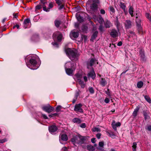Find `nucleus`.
<instances>
[{
	"label": "nucleus",
	"mask_w": 151,
	"mask_h": 151,
	"mask_svg": "<svg viewBox=\"0 0 151 151\" xmlns=\"http://www.w3.org/2000/svg\"><path fill=\"white\" fill-rule=\"evenodd\" d=\"M62 107L60 105L57 106L56 108V111L57 112H59L60 111L61 109H62Z\"/></svg>",
	"instance_id": "nucleus-49"
},
{
	"label": "nucleus",
	"mask_w": 151,
	"mask_h": 151,
	"mask_svg": "<svg viewBox=\"0 0 151 151\" xmlns=\"http://www.w3.org/2000/svg\"><path fill=\"white\" fill-rule=\"evenodd\" d=\"M71 142L74 145H76V144H79V134L73 135L71 139Z\"/></svg>",
	"instance_id": "nucleus-4"
},
{
	"label": "nucleus",
	"mask_w": 151,
	"mask_h": 151,
	"mask_svg": "<svg viewBox=\"0 0 151 151\" xmlns=\"http://www.w3.org/2000/svg\"><path fill=\"white\" fill-rule=\"evenodd\" d=\"M61 151H68V150L66 147H64L61 149Z\"/></svg>",
	"instance_id": "nucleus-64"
},
{
	"label": "nucleus",
	"mask_w": 151,
	"mask_h": 151,
	"mask_svg": "<svg viewBox=\"0 0 151 151\" xmlns=\"http://www.w3.org/2000/svg\"><path fill=\"white\" fill-rule=\"evenodd\" d=\"M83 73L80 72H78L75 74L74 77L78 81L81 80V78L83 77Z\"/></svg>",
	"instance_id": "nucleus-19"
},
{
	"label": "nucleus",
	"mask_w": 151,
	"mask_h": 151,
	"mask_svg": "<svg viewBox=\"0 0 151 151\" xmlns=\"http://www.w3.org/2000/svg\"><path fill=\"white\" fill-rule=\"evenodd\" d=\"M81 92V91L80 90H78V91H76L75 94V98H77L79 96L80 94V93Z\"/></svg>",
	"instance_id": "nucleus-54"
},
{
	"label": "nucleus",
	"mask_w": 151,
	"mask_h": 151,
	"mask_svg": "<svg viewBox=\"0 0 151 151\" xmlns=\"http://www.w3.org/2000/svg\"><path fill=\"white\" fill-rule=\"evenodd\" d=\"M38 56L36 55H30L27 56L25 58L27 66L31 69L35 70L37 69L39 67L36 66L37 62V59Z\"/></svg>",
	"instance_id": "nucleus-1"
},
{
	"label": "nucleus",
	"mask_w": 151,
	"mask_h": 151,
	"mask_svg": "<svg viewBox=\"0 0 151 151\" xmlns=\"http://www.w3.org/2000/svg\"><path fill=\"white\" fill-rule=\"evenodd\" d=\"M40 3L43 5V6L44 5H45L46 4H47V2L46 0H40Z\"/></svg>",
	"instance_id": "nucleus-51"
},
{
	"label": "nucleus",
	"mask_w": 151,
	"mask_h": 151,
	"mask_svg": "<svg viewBox=\"0 0 151 151\" xmlns=\"http://www.w3.org/2000/svg\"><path fill=\"white\" fill-rule=\"evenodd\" d=\"M142 17V15L141 13H136V19H141Z\"/></svg>",
	"instance_id": "nucleus-48"
},
{
	"label": "nucleus",
	"mask_w": 151,
	"mask_h": 151,
	"mask_svg": "<svg viewBox=\"0 0 151 151\" xmlns=\"http://www.w3.org/2000/svg\"><path fill=\"white\" fill-rule=\"evenodd\" d=\"M81 38L82 40H84V42L86 41L87 39V37L86 36L84 35H82Z\"/></svg>",
	"instance_id": "nucleus-53"
},
{
	"label": "nucleus",
	"mask_w": 151,
	"mask_h": 151,
	"mask_svg": "<svg viewBox=\"0 0 151 151\" xmlns=\"http://www.w3.org/2000/svg\"><path fill=\"white\" fill-rule=\"evenodd\" d=\"M58 129L57 127L54 125H52L49 127V130L50 132L53 134H55V132Z\"/></svg>",
	"instance_id": "nucleus-11"
},
{
	"label": "nucleus",
	"mask_w": 151,
	"mask_h": 151,
	"mask_svg": "<svg viewBox=\"0 0 151 151\" xmlns=\"http://www.w3.org/2000/svg\"><path fill=\"white\" fill-rule=\"evenodd\" d=\"M149 112L147 110H144L143 111V114L144 117L145 119L146 120L147 119L150 118V116L148 115Z\"/></svg>",
	"instance_id": "nucleus-23"
},
{
	"label": "nucleus",
	"mask_w": 151,
	"mask_h": 151,
	"mask_svg": "<svg viewBox=\"0 0 151 151\" xmlns=\"http://www.w3.org/2000/svg\"><path fill=\"white\" fill-rule=\"evenodd\" d=\"M39 36L38 35L35 34L32 36L31 37V39L32 40L37 42L39 40Z\"/></svg>",
	"instance_id": "nucleus-27"
},
{
	"label": "nucleus",
	"mask_w": 151,
	"mask_h": 151,
	"mask_svg": "<svg viewBox=\"0 0 151 151\" xmlns=\"http://www.w3.org/2000/svg\"><path fill=\"white\" fill-rule=\"evenodd\" d=\"M65 69L66 72L67 74L70 76L72 75L73 71L75 70L74 69H70L68 68H65Z\"/></svg>",
	"instance_id": "nucleus-20"
},
{
	"label": "nucleus",
	"mask_w": 151,
	"mask_h": 151,
	"mask_svg": "<svg viewBox=\"0 0 151 151\" xmlns=\"http://www.w3.org/2000/svg\"><path fill=\"white\" fill-rule=\"evenodd\" d=\"M43 7V5L40 3L39 4L37 5L35 7L36 9H41Z\"/></svg>",
	"instance_id": "nucleus-46"
},
{
	"label": "nucleus",
	"mask_w": 151,
	"mask_h": 151,
	"mask_svg": "<svg viewBox=\"0 0 151 151\" xmlns=\"http://www.w3.org/2000/svg\"><path fill=\"white\" fill-rule=\"evenodd\" d=\"M143 85V82L142 81H139L137 83V86L138 88H140L142 87Z\"/></svg>",
	"instance_id": "nucleus-40"
},
{
	"label": "nucleus",
	"mask_w": 151,
	"mask_h": 151,
	"mask_svg": "<svg viewBox=\"0 0 151 151\" xmlns=\"http://www.w3.org/2000/svg\"><path fill=\"white\" fill-rule=\"evenodd\" d=\"M42 108L43 110L48 113L51 112L54 110V108L50 106L49 104L43 106Z\"/></svg>",
	"instance_id": "nucleus-8"
},
{
	"label": "nucleus",
	"mask_w": 151,
	"mask_h": 151,
	"mask_svg": "<svg viewBox=\"0 0 151 151\" xmlns=\"http://www.w3.org/2000/svg\"><path fill=\"white\" fill-rule=\"evenodd\" d=\"M135 21L139 33L142 34L143 33V31L142 27L141 25V19H136Z\"/></svg>",
	"instance_id": "nucleus-3"
},
{
	"label": "nucleus",
	"mask_w": 151,
	"mask_h": 151,
	"mask_svg": "<svg viewBox=\"0 0 151 151\" xmlns=\"http://www.w3.org/2000/svg\"><path fill=\"white\" fill-rule=\"evenodd\" d=\"M66 55L72 60H76L78 55L77 51L74 49L68 48L65 49Z\"/></svg>",
	"instance_id": "nucleus-2"
},
{
	"label": "nucleus",
	"mask_w": 151,
	"mask_h": 151,
	"mask_svg": "<svg viewBox=\"0 0 151 151\" xmlns=\"http://www.w3.org/2000/svg\"><path fill=\"white\" fill-rule=\"evenodd\" d=\"M88 91L91 94H93L94 93V90L93 88L91 87H89L88 88Z\"/></svg>",
	"instance_id": "nucleus-43"
},
{
	"label": "nucleus",
	"mask_w": 151,
	"mask_h": 151,
	"mask_svg": "<svg viewBox=\"0 0 151 151\" xmlns=\"http://www.w3.org/2000/svg\"><path fill=\"white\" fill-rule=\"evenodd\" d=\"M68 139V137L67 134H60L59 136V141L60 143L63 144L62 141H66Z\"/></svg>",
	"instance_id": "nucleus-12"
},
{
	"label": "nucleus",
	"mask_w": 151,
	"mask_h": 151,
	"mask_svg": "<svg viewBox=\"0 0 151 151\" xmlns=\"http://www.w3.org/2000/svg\"><path fill=\"white\" fill-rule=\"evenodd\" d=\"M105 93L109 97H111V91H110L109 89L108 88L107 90L105 91Z\"/></svg>",
	"instance_id": "nucleus-45"
},
{
	"label": "nucleus",
	"mask_w": 151,
	"mask_h": 151,
	"mask_svg": "<svg viewBox=\"0 0 151 151\" xmlns=\"http://www.w3.org/2000/svg\"><path fill=\"white\" fill-rule=\"evenodd\" d=\"M53 3L52 2H50L48 8H46L45 5L43 6V10L46 12H48L50 11V9H52L53 7Z\"/></svg>",
	"instance_id": "nucleus-15"
},
{
	"label": "nucleus",
	"mask_w": 151,
	"mask_h": 151,
	"mask_svg": "<svg viewBox=\"0 0 151 151\" xmlns=\"http://www.w3.org/2000/svg\"><path fill=\"white\" fill-rule=\"evenodd\" d=\"M119 6L120 8L123 10L125 14H126L127 13V12L125 9L126 6L125 5L124 3L122 2H120Z\"/></svg>",
	"instance_id": "nucleus-25"
},
{
	"label": "nucleus",
	"mask_w": 151,
	"mask_h": 151,
	"mask_svg": "<svg viewBox=\"0 0 151 151\" xmlns=\"http://www.w3.org/2000/svg\"><path fill=\"white\" fill-rule=\"evenodd\" d=\"M111 125L114 131H117L116 127H120L121 125V123L119 122L116 123L115 121L113 120L112 121Z\"/></svg>",
	"instance_id": "nucleus-13"
},
{
	"label": "nucleus",
	"mask_w": 151,
	"mask_h": 151,
	"mask_svg": "<svg viewBox=\"0 0 151 151\" xmlns=\"http://www.w3.org/2000/svg\"><path fill=\"white\" fill-rule=\"evenodd\" d=\"M115 24L117 28L118 29L120 25V23L119 22L117 18L115 22Z\"/></svg>",
	"instance_id": "nucleus-41"
},
{
	"label": "nucleus",
	"mask_w": 151,
	"mask_h": 151,
	"mask_svg": "<svg viewBox=\"0 0 151 151\" xmlns=\"http://www.w3.org/2000/svg\"><path fill=\"white\" fill-rule=\"evenodd\" d=\"M80 127L83 128H85L86 127V124L85 123H83L80 125Z\"/></svg>",
	"instance_id": "nucleus-60"
},
{
	"label": "nucleus",
	"mask_w": 151,
	"mask_h": 151,
	"mask_svg": "<svg viewBox=\"0 0 151 151\" xmlns=\"http://www.w3.org/2000/svg\"><path fill=\"white\" fill-rule=\"evenodd\" d=\"M56 2V3L57 4L58 6L60 5L62 3L61 2V1L60 0H55Z\"/></svg>",
	"instance_id": "nucleus-56"
},
{
	"label": "nucleus",
	"mask_w": 151,
	"mask_h": 151,
	"mask_svg": "<svg viewBox=\"0 0 151 151\" xmlns=\"http://www.w3.org/2000/svg\"><path fill=\"white\" fill-rule=\"evenodd\" d=\"M73 121L74 123H76L78 124H80L81 122V121L80 119L77 118L73 119Z\"/></svg>",
	"instance_id": "nucleus-37"
},
{
	"label": "nucleus",
	"mask_w": 151,
	"mask_h": 151,
	"mask_svg": "<svg viewBox=\"0 0 151 151\" xmlns=\"http://www.w3.org/2000/svg\"><path fill=\"white\" fill-rule=\"evenodd\" d=\"M107 81L105 79L101 78L100 81V83L102 86H104L107 84Z\"/></svg>",
	"instance_id": "nucleus-26"
},
{
	"label": "nucleus",
	"mask_w": 151,
	"mask_h": 151,
	"mask_svg": "<svg viewBox=\"0 0 151 151\" xmlns=\"http://www.w3.org/2000/svg\"><path fill=\"white\" fill-rule=\"evenodd\" d=\"M105 27L106 28H109L112 26L111 22L108 20H106L104 23Z\"/></svg>",
	"instance_id": "nucleus-22"
},
{
	"label": "nucleus",
	"mask_w": 151,
	"mask_h": 151,
	"mask_svg": "<svg viewBox=\"0 0 151 151\" xmlns=\"http://www.w3.org/2000/svg\"><path fill=\"white\" fill-rule=\"evenodd\" d=\"M106 133L108 135H109L110 137L112 138H114V136H115L113 132H107Z\"/></svg>",
	"instance_id": "nucleus-38"
},
{
	"label": "nucleus",
	"mask_w": 151,
	"mask_h": 151,
	"mask_svg": "<svg viewBox=\"0 0 151 151\" xmlns=\"http://www.w3.org/2000/svg\"><path fill=\"white\" fill-rule=\"evenodd\" d=\"M140 55V60L142 61L145 62L146 60V58L145 56L144 51L142 49H140L139 51Z\"/></svg>",
	"instance_id": "nucleus-14"
},
{
	"label": "nucleus",
	"mask_w": 151,
	"mask_h": 151,
	"mask_svg": "<svg viewBox=\"0 0 151 151\" xmlns=\"http://www.w3.org/2000/svg\"><path fill=\"white\" fill-rule=\"evenodd\" d=\"M110 101V100L109 98L107 97H106L104 100V102L106 103H108Z\"/></svg>",
	"instance_id": "nucleus-62"
},
{
	"label": "nucleus",
	"mask_w": 151,
	"mask_h": 151,
	"mask_svg": "<svg viewBox=\"0 0 151 151\" xmlns=\"http://www.w3.org/2000/svg\"><path fill=\"white\" fill-rule=\"evenodd\" d=\"M79 33L78 32H73L72 33V35L74 38H77L79 36Z\"/></svg>",
	"instance_id": "nucleus-32"
},
{
	"label": "nucleus",
	"mask_w": 151,
	"mask_h": 151,
	"mask_svg": "<svg viewBox=\"0 0 151 151\" xmlns=\"http://www.w3.org/2000/svg\"><path fill=\"white\" fill-rule=\"evenodd\" d=\"M144 98L149 103H151V100H150V98L147 95L144 96Z\"/></svg>",
	"instance_id": "nucleus-44"
},
{
	"label": "nucleus",
	"mask_w": 151,
	"mask_h": 151,
	"mask_svg": "<svg viewBox=\"0 0 151 151\" xmlns=\"http://www.w3.org/2000/svg\"><path fill=\"white\" fill-rule=\"evenodd\" d=\"M98 9V5L94 3H93L91 6V9L93 12H96Z\"/></svg>",
	"instance_id": "nucleus-21"
},
{
	"label": "nucleus",
	"mask_w": 151,
	"mask_h": 151,
	"mask_svg": "<svg viewBox=\"0 0 151 151\" xmlns=\"http://www.w3.org/2000/svg\"><path fill=\"white\" fill-rule=\"evenodd\" d=\"M101 134L100 133H98L96 134V137L98 139H100L101 136Z\"/></svg>",
	"instance_id": "nucleus-63"
},
{
	"label": "nucleus",
	"mask_w": 151,
	"mask_h": 151,
	"mask_svg": "<svg viewBox=\"0 0 151 151\" xmlns=\"http://www.w3.org/2000/svg\"><path fill=\"white\" fill-rule=\"evenodd\" d=\"M137 145V144L136 142H133L132 146L133 151H136Z\"/></svg>",
	"instance_id": "nucleus-42"
},
{
	"label": "nucleus",
	"mask_w": 151,
	"mask_h": 151,
	"mask_svg": "<svg viewBox=\"0 0 151 151\" xmlns=\"http://www.w3.org/2000/svg\"><path fill=\"white\" fill-rule=\"evenodd\" d=\"M76 68V64L73 62L69 61L67 62L65 64V68H71L75 69Z\"/></svg>",
	"instance_id": "nucleus-5"
},
{
	"label": "nucleus",
	"mask_w": 151,
	"mask_h": 151,
	"mask_svg": "<svg viewBox=\"0 0 151 151\" xmlns=\"http://www.w3.org/2000/svg\"><path fill=\"white\" fill-rule=\"evenodd\" d=\"M76 17H77V20L78 21L80 22H83V17H81V16L78 15H76Z\"/></svg>",
	"instance_id": "nucleus-35"
},
{
	"label": "nucleus",
	"mask_w": 151,
	"mask_h": 151,
	"mask_svg": "<svg viewBox=\"0 0 151 151\" xmlns=\"http://www.w3.org/2000/svg\"><path fill=\"white\" fill-rule=\"evenodd\" d=\"M109 9L110 12H111L112 13H114L115 12V9L114 7L111 6H110Z\"/></svg>",
	"instance_id": "nucleus-50"
},
{
	"label": "nucleus",
	"mask_w": 151,
	"mask_h": 151,
	"mask_svg": "<svg viewBox=\"0 0 151 151\" xmlns=\"http://www.w3.org/2000/svg\"><path fill=\"white\" fill-rule=\"evenodd\" d=\"M82 105L81 104H76L75 106L74 111L76 112H79L80 113H83V110L81 108Z\"/></svg>",
	"instance_id": "nucleus-7"
},
{
	"label": "nucleus",
	"mask_w": 151,
	"mask_h": 151,
	"mask_svg": "<svg viewBox=\"0 0 151 151\" xmlns=\"http://www.w3.org/2000/svg\"><path fill=\"white\" fill-rule=\"evenodd\" d=\"M97 20L100 24H102L104 20L101 15H99L96 18Z\"/></svg>",
	"instance_id": "nucleus-24"
},
{
	"label": "nucleus",
	"mask_w": 151,
	"mask_h": 151,
	"mask_svg": "<svg viewBox=\"0 0 151 151\" xmlns=\"http://www.w3.org/2000/svg\"><path fill=\"white\" fill-rule=\"evenodd\" d=\"M92 131L93 132H99L101 131V130L99 128L94 127L92 129Z\"/></svg>",
	"instance_id": "nucleus-47"
},
{
	"label": "nucleus",
	"mask_w": 151,
	"mask_h": 151,
	"mask_svg": "<svg viewBox=\"0 0 151 151\" xmlns=\"http://www.w3.org/2000/svg\"><path fill=\"white\" fill-rule=\"evenodd\" d=\"M98 32L97 31L95 32L92 35L90 40L93 41L97 37Z\"/></svg>",
	"instance_id": "nucleus-28"
},
{
	"label": "nucleus",
	"mask_w": 151,
	"mask_h": 151,
	"mask_svg": "<svg viewBox=\"0 0 151 151\" xmlns=\"http://www.w3.org/2000/svg\"><path fill=\"white\" fill-rule=\"evenodd\" d=\"M87 147L88 149L90 151H93L94 150L93 147L90 145H88L87 146Z\"/></svg>",
	"instance_id": "nucleus-52"
},
{
	"label": "nucleus",
	"mask_w": 151,
	"mask_h": 151,
	"mask_svg": "<svg viewBox=\"0 0 151 151\" xmlns=\"http://www.w3.org/2000/svg\"><path fill=\"white\" fill-rule=\"evenodd\" d=\"M96 62V60L95 59L93 58H91L90 60L89 63L88 64V66L89 65L90 66H92Z\"/></svg>",
	"instance_id": "nucleus-29"
},
{
	"label": "nucleus",
	"mask_w": 151,
	"mask_h": 151,
	"mask_svg": "<svg viewBox=\"0 0 151 151\" xmlns=\"http://www.w3.org/2000/svg\"><path fill=\"white\" fill-rule=\"evenodd\" d=\"M99 146L101 147H103L104 145V142H100L99 143Z\"/></svg>",
	"instance_id": "nucleus-59"
},
{
	"label": "nucleus",
	"mask_w": 151,
	"mask_h": 151,
	"mask_svg": "<svg viewBox=\"0 0 151 151\" xmlns=\"http://www.w3.org/2000/svg\"><path fill=\"white\" fill-rule=\"evenodd\" d=\"M52 44L55 47L58 48V45L57 42H52Z\"/></svg>",
	"instance_id": "nucleus-55"
},
{
	"label": "nucleus",
	"mask_w": 151,
	"mask_h": 151,
	"mask_svg": "<svg viewBox=\"0 0 151 151\" xmlns=\"http://www.w3.org/2000/svg\"><path fill=\"white\" fill-rule=\"evenodd\" d=\"M102 24H101L99 27V29L100 32H102L104 31V27Z\"/></svg>",
	"instance_id": "nucleus-57"
},
{
	"label": "nucleus",
	"mask_w": 151,
	"mask_h": 151,
	"mask_svg": "<svg viewBox=\"0 0 151 151\" xmlns=\"http://www.w3.org/2000/svg\"><path fill=\"white\" fill-rule=\"evenodd\" d=\"M124 24L126 29L130 28L132 26L131 21L129 20H126L125 21Z\"/></svg>",
	"instance_id": "nucleus-17"
},
{
	"label": "nucleus",
	"mask_w": 151,
	"mask_h": 151,
	"mask_svg": "<svg viewBox=\"0 0 151 151\" xmlns=\"http://www.w3.org/2000/svg\"><path fill=\"white\" fill-rule=\"evenodd\" d=\"M30 22V20L29 19L27 18L24 19L23 22V28L25 29L28 28L29 27H28L27 25Z\"/></svg>",
	"instance_id": "nucleus-18"
},
{
	"label": "nucleus",
	"mask_w": 151,
	"mask_h": 151,
	"mask_svg": "<svg viewBox=\"0 0 151 151\" xmlns=\"http://www.w3.org/2000/svg\"><path fill=\"white\" fill-rule=\"evenodd\" d=\"M139 109V107L138 106H137L134 109V111L132 114L133 116L134 117H135L136 116L137 113Z\"/></svg>",
	"instance_id": "nucleus-30"
},
{
	"label": "nucleus",
	"mask_w": 151,
	"mask_h": 151,
	"mask_svg": "<svg viewBox=\"0 0 151 151\" xmlns=\"http://www.w3.org/2000/svg\"><path fill=\"white\" fill-rule=\"evenodd\" d=\"M81 29L83 32H86L88 29L87 26L85 25H83Z\"/></svg>",
	"instance_id": "nucleus-39"
},
{
	"label": "nucleus",
	"mask_w": 151,
	"mask_h": 151,
	"mask_svg": "<svg viewBox=\"0 0 151 151\" xmlns=\"http://www.w3.org/2000/svg\"><path fill=\"white\" fill-rule=\"evenodd\" d=\"M129 14L132 17H133L134 15L133 14V8L132 6H130L129 7Z\"/></svg>",
	"instance_id": "nucleus-31"
},
{
	"label": "nucleus",
	"mask_w": 151,
	"mask_h": 151,
	"mask_svg": "<svg viewBox=\"0 0 151 151\" xmlns=\"http://www.w3.org/2000/svg\"><path fill=\"white\" fill-rule=\"evenodd\" d=\"M58 6V9L59 10H60L64 8V6L63 4H61L60 5Z\"/></svg>",
	"instance_id": "nucleus-58"
},
{
	"label": "nucleus",
	"mask_w": 151,
	"mask_h": 151,
	"mask_svg": "<svg viewBox=\"0 0 151 151\" xmlns=\"http://www.w3.org/2000/svg\"><path fill=\"white\" fill-rule=\"evenodd\" d=\"M52 37L53 39L57 38L58 41L60 42L63 36L62 34L60 32L58 31L53 33Z\"/></svg>",
	"instance_id": "nucleus-6"
},
{
	"label": "nucleus",
	"mask_w": 151,
	"mask_h": 151,
	"mask_svg": "<svg viewBox=\"0 0 151 151\" xmlns=\"http://www.w3.org/2000/svg\"><path fill=\"white\" fill-rule=\"evenodd\" d=\"M119 32L118 30H117L115 29H113L111 30L110 35L112 37L115 38L118 37Z\"/></svg>",
	"instance_id": "nucleus-9"
},
{
	"label": "nucleus",
	"mask_w": 151,
	"mask_h": 151,
	"mask_svg": "<svg viewBox=\"0 0 151 151\" xmlns=\"http://www.w3.org/2000/svg\"><path fill=\"white\" fill-rule=\"evenodd\" d=\"M78 82L79 85L81 86V88H84L85 86V84L81 80H79Z\"/></svg>",
	"instance_id": "nucleus-36"
},
{
	"label": "nucleus",
	"mask_w": 151,
	"mask_h": 151,
	"mask_svg": "<svg viewBox=\"0 0 151 151\" xmlns=\"http://www.w3.org/2000/svg\"><path fill=\"white\" fill-rule=\"evenodd\" d=\"M93 3H94L97 4L100 3L99 0H93Z\"/></svg>",
	"instance_id": "nucleus-61"
},
{
	"label": "nucleus",
	"mask_w": 151,
	"mask_h": 151,
	"mask_svg": "<svg viewBox=\"0 0 151 151\" xmlns=\"http://www.w3.org/2000/svg\"><path fill=\"white\" fill-rule=\"evenodd\" d=\"M54 23L55 26L58 28L61 24V21L60 20H56L54 22Z\"/></svg>",
	"instance_id": "nucleus-33"
},
{
	"label": "nucleus",
	"mask_w": 151,
	"mask_h": 151,
	"mask_svg": "<svg viewBox=\"0 0 151 151\" xmlns=\"http://www.w3.org/2000/svg\"><path fill=\"white\" fill-rule=\"evenodd\" d=\"M128 33L129 35V37H133L135 36L136 35L135 33L131 30L129 31H128Z\"/></svg>",
	"instance_id": "nucleus-34"
},
{
	"label": "nucleus",
	"mask_w": 151,
	"mask_h": 151,
	"mask_svg": "<svg viewBox=\"0 0 151 151\" xmlns=\"http://www.w3.org/2000/svg\"><path fill=\"white\" fill-rule=\"evenodd\" d=\"M87 76L88 78H91L94 79L96 77V74L93 69L91 70L88 73Z\"/></svg>",
	"instance_id": "nucleus-16"
},
{
	"label": "nucleus",
	"mask_w": 151,
	"mask_h": 151,
	"mask_svg": "<svg viewBox=\"0 0 151 151\" xmlns=\"http://www.w3.org/2000/svg\"><path fill=\"white\" fill-rule=\"evenodd\" d=\"M89 137L88 136H82L79 134V144H82L88 139Z\"/></svg>",
	"instance_id": "nucleus-10"
}]
</instances>
